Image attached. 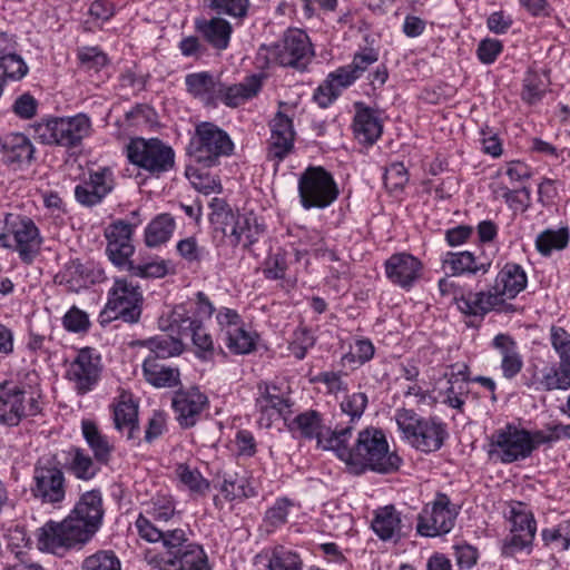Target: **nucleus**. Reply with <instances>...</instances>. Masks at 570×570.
Masks as SVG:
<instances>
[{
    "instance_id": "nucleus-1",
    "label": "nucleus",
    "mask_w": 570,
    "mask_h": 570,
    "mask_svg": "<svg viewBox=\"0 0 570 570\" xmlns=\"http://www.w3.org/2000/svg\"><path fill=\"white\" fill-rule=\"evenodd\" d=\"M102 497L99 490L85 492L60 522L49 520L38 529L39 548L55 554L86 544L101 525Z\"/></svg>"
},
{
    "instance_id": "nucleus-2",
    "label": "nucleus",
    "mask_w": 570,
    "mask_h": 570,
    "mask_svg": "<svg viewBox=\"0 0 570 570\" xmlns=\"http://www.w3.org/2000/svg\"><path fill=\"white\" fill-rule=\"evenodd\" d=\"M353 430V425L343 426L338 435L327 443L335 446L334 452L351 473L360 475L370 470L387 474L399 470L402 460L396 453L390 452L385 434L381 430H362L354 445L350 446Z\"/></svg>"
},
{
    "instance_id": "nucleus-3",
    "label": "nucleus",
    "mask_w": 570,
    "mask_h": 570,
    "mask_svg": "<svg viewBox=\"0 0 570 570\" xmlns=\"http://www.w3.org/2000/svg\"><path fill=\"white\" fill-rule=\"evenodd\" d=\"M527 284L524 269L519 264L507 263L488 291L470 292L456 299V306L462 313L471 316H484L491 311L514 312V306L507 301L515 298Z\"/></svg>"
},
{
    "instance_id": "nucleus-4",
    "label": "nucleus",
    "mask_w": 570,
    "mask_h": 570,
    "mask_svg": "<svg viewBox=\"0 0 570 570\" xmlns=\"http://www.w3.org/2000/svg\"><path fill=\"white\" fill-rule=\"evenodd\" d=\"M313 55L308 36L293 29L285 32L282 40L273 45H262L257 52V61L262 67L279 65L304 69Z\"/></svg>"
},
{
    "instance_id": "nucleus-5",
    "label": "nucleus",
    "mask_w": 570,
    "mask_h": 570,
    "mask_svg": "<svg viewBox=\"0 0 570 570\" xmlns=\"http://www.w3.org/2000/svg\"><path fill=\"white\" fill-rule=\"evenodd\" d=\"M67 479L56 455L38 459L32 473L31 495L43 505L60 508L67 495Z\"/></svg>"
},
{
    "instance_id": "nucleus-6",
    "label": "nucleus",
    "mask_w": 570,
    "mask_h": 570,
    "mask_svg": "<svg viewBox=\"0 0 570 570\" xmlns=\"http://www.w3.org/2000/svg\"><path fill=\"white\" fill-rule=\"evenodd\" d=\"M233 150L234 142L229 135L209 121H203L196 126L188 146L191 159L204 168L216 166L220 157L232 155Z\"/></svg>"
},
{
    "instance_id": "nucleus-7",
    "label": "nucleus",
    "mask_w": 570,
    "mask_h": 570,
    "mask_svg": "<svg viewBox=\"0 0 570 570\" xmlns=\"http://www.w3.org/2000/svg\"><path fill=\"white\" fill-rule=\"evenodd\" d=\"M36 138L46 145L73 148L91 132V120L85 114L72 117L50 118L33 125Z\"/></svg>"
},
{
    "instance_id": "nucleus-8",
    "label": "nucleus",
    "mask_w": 570,
    "mask_h": 570,
    "mask_svg": "<svg viewBox=\"0 0 570 570\" xmlns=\"http://www.w3.org/2000/svg\"><path fill=\"white\" fill-rule=\"evenodd\" d=\"M297 190L299 203L306 210L324 209L338 197L340 190L333 175L322 166H308L299 175Z\"/></svg>"
},
{
    "instance_id": "nucleus-9",
    "label": "nucleus",
    "mask_w": 570,
    "mask_h": 570,
    "mask_svg": "<svg viewBox=\"0 0 570 570\" xmlns=\"http://www.w3.org/2000/svg\"><path fill=\"white\" fill-rule=\"evenodd\" d=\"M40 413L39 396L12 381L0 383V424L18 426L22 420Z\"/></svg>"
},
{
    "instance_id": "nucleus-10",
    "label": "nucleus",
    "mask_w": 570,
    "mask_h": 570,
    "mask_svg": "<svg viewBox=\"0 0 570 570\" xmlns=\"http://www.w3.org/2000/svg\"><path fill=\"white\" fill-rule=\"evenodd\" d=\"M129 161L159 177L175 166L174 149L160 139L135 138L127 146Z\"/></svg>"
},
{
    "instance_id": "nucleus-11",
    "label": "nucleus",
    "mask_w": 570,
    "mask_h": 570,
    "mask_svg": "<svg viewBox=\"0 0 570 570\" xmlns=\"http://www.w3.org/2000/svg\"><path fill=\"white\" fill-rule=\"evenodd\" d=\"M14 240V249L20 259L31 264L39 254L41 237L39 229L32 219L16 214H7L4 218V232L0 234V240L4 246H10L9 238Z\"/></svg>"
},
{
    "instance_id": "nucleus-12",
    "label": "nucleus",
    "mask_w": 570,
    "mask_h": 570,
    "mask_svg": "<svg viewBox=\"0 0 570 570\" xmlns=\"http://www.w3.org/2000/svg\"><path fill=\"white\" fill-rule=\"evenodd\" d=\"M490 445V454L497 455L502 463L524 460L534 451L531 432L511 423L491 435Z\"/></svg>"
},
{
    "instance_id": "nucleus-13",
    "label": "nucleus",
    "mask_w": 570,
    "mask_h": 570,
    "mask_svg": "<svg viewBox=\"0 0 570 570\" xmlns=\"http://www.w3.org/2000/svg\"><path fill=\"white\" fill-rule=\"evenodd\" d=\"M142 294L139 286L127 279H116L109 291L108 302L102 312L108 320L137 323L141 315Z\"/></svg>"
},
{
    "instance_id": "nucleus-14",
    "label": "nucleus",
    "mask_w": 570,
    "mask_h": 570,
    "mask_svg": "<svg viewBox=\"0 0 570 570\" xmlns=\"http://www.w3.org/2000/svg\"><path fill=\"white\" fill-rule=\"evenodd\" d=\"M458 517L455 505L444 493H438L434 501L426 504L417 518L416 531L423 537H436L449 533Z\"/></svg>"
},
{
    "instance_id": "nucleus-15",
    "label": "nucleus",
    "mask_w": 570,
    "mask_h": 570,
    "mask_svg": "<svg viewBox=\"0 0 570 570\" xmlns=\"http://www.w3.org/2000/svg\"><path fill=\"white\" fill-rule=\"evenodd\" d=\"M102 371L101 357L91 347L81 348L66 371V379L78 395H85L98 384Z\"/></svg>"
},
{
    "instance_id": "nucleus-16",
    "label": "nucleus",
    "mask_w": 570,
    "mask_h": 570,
    "mask_svg": "<svg viewBox=\"0 0 570 570\" xmlns=\"http://www.w3.org/2000/svg\"><path fill=\"white\" fill-rule=\"evenodd\" d=\"M170 326L176 327L180 337H190L196 347V356L203 361H210L215 354V345L212 335L207 332L200 320H195L179 308L173 313Z\"/></svg>"
},
{
    "instance_id": "nucleus-17",
    "label": "nucleus",
    "mask_w": 570,
    "mask_h": 570,
    "mask_svg": "<svg viewBox=\"0 0 570 570\" xmlns=\"http://www.w3.org/2000/svg\"><path fill=\"white\" fill-rule=\"evenodd\" d=\"M132 232L134 225L121 219L111 223L105 232L108 240L106 253L112 264L120 268H126L131 262L135 250L131 243Z\"/></svg>"
},
{
    "instance_id": "nucleus-18",
    "label": "nucleus",
    "mask_w": 570,
    "mask_h": 570,
    "mask_svg": "<svg viewBox=\"0 0 570 570\" xmlns=\"http://www.w3.org/2000/svg\"><path fill=\"white\" fill-rule=\"evenodd\" d=\"M288 428L298 431L304 439H315L317 446L327 451L335 450V446H330L327 443H330L331 439L338 435L340 430H343V426L338 424L335 425L333 430L326 428L323 423L322 415L315 410H307L298 414Z\"/></svg>"
},
{
    "instance_id": "nucleus-19",
    "label": "nucleus",
    "mask_w": 570,
    "mask_h": 570,
    "mask_svg": "<svg viewBox=\"0 0 570 570\" xmlns=\"http://www.w3.org/2000/svg\"><path fill=\"white\" fill-rule=\"evenodd\" d=\"M257 390L258 394L255 400L257 411L262 415H267L268 419L277 415L286 420L287 415L292 413L291 407L293 405L289 393L268 382L258 383Z\"/></svg>"
},
{
    "instance_id": "nucleus-20",
    "label": "nucleus",
    "mask_w": 570,
    "mask_h": 570,
    "mask_svg": "<svg viewBox=\"0 0 570 570\" xmlns=\"http://www.w3.org/2000/svg\"><path fill=\"white\" fill-rule=\"evenodd\" d=\"M224 215L226 220H230L232 228L228 234V223L225 222L223 233L232 238V244L234 246L243 244V246L247 248L257 242L259 235L264 232L263 224L258 222V218L253 212L237 214V216H235L230 209H227Z\"/></svg>"
},
{
    "instance_id": "nucleus-21",
    "label": "nucleus",
    "mask_w": 570,
    "mask_h": 570,
    "mask_svg": "<svg viewBox=\"0 0 570 570\" xmlns=\"http://www.w3.org/2000/svg\"><path fill=\"white\" fill-rule=\"evenodd\" d=\"M171 404L179 425L184 429H189L197 423L202 412L208 404V399L197 387H194L187 391H177Z\"/></svg>"
},
{
    "instance_id": "nucleus-22",
    "label": "nucleus",
    "mask_w": 570,
    "mask_h": 570,
    "mask_svg": "<svg viewBox=\"0 0 570 570\" xmlns=\"http://www.w3.org/2000/svg\"><path fill=\"white\" fill-rule=\"evenodd\" d=\"M422 263L411 254H393L385 262L386 277L395 285L409 289L420 278Z\"/></svg>"
},
{
    "instance_id": "nucleus-23",
    "label": "nucleus",
    "mask_w": 570,
    "mask_h": 570,
    "mask_svg": "<svg viewBox=\"0 0 570 570\" xmlns=\"http://www.w3.org/2000/svg\"><path fill=\"white\" fill-rule=\"evenodd\" d=\"M2 160L13 169H22L31 164L35 147L31 140L21 132H10L0 139Z\"/></svg>"
},
{
    "instance_id": "nucleus-24",
    "label": "nucleus",
    "mask_w": 570,
    "mask_h": 570,
    "mask_svg": "<svg viewBox=\"0 0 570 570\" xmlns=\"http://www.w3.org/2000/svg\"><path fill=\"white\" fill-rule=\"evenodd\" d=\"M295 131L293 121L283 112L278 111L271 125V138L268 156L272 159L282 161L294 148Z\"/></svg>"
},
{
    "instance_id": "nucleus-25",
    "label": "nucleus",
    "mask_w": 570,
    "mask_h": 570,
    "mask_svg": "<svg viewBox=\"0 0 570 570\" xmlns=\"http://www.w3.org/2000/svg\"><path fill=\"white\" fill-rule=\"evenodd\" d=\"M358 78L348 65L337 68L327 75L326 79L314 91L313 98L322 108H327L341 95L343 89L348 88Z\"/></svg>"
},
{
    "instance_id": "nucleus-26",
    "label": "nucleus",
    "mask_w": 570,
    "mask_h": 570,
    "mask_svg": "<svg viewBox=\"0 0 570 570\" xmlns=\"http://www.w3.org/2000/svg\"><path fill=\"white\" fill-rule=\"evenodd\" d=\"M446 438V425L434 417H429L419 425L410 443L415 449L430 453L441 449Z\"/></svg>"
},
{
    "instance_id": "nucleus-27",
    "label": "nucleus",
    "mask_w": 570,
    "mask_h": 570,
    "mask_svg": "<svg viewBox=\"0 0 570 570\" xmlns=\"http://www.w3.org/2000/svg\"><path fill=\"white\" fill-rule=\"evenodd\" d=\"M371 528L382 541L396 543L403 537L401 513L394 505H385L375 510Z\"/></svg>"
},
{
    "instance_id": "nucleus-28",
    "label": "nucleus",
    "mask_w": 570,
    "mask_h": 570,
    "mask_svg": "<svg viewBox=\"0 0 570 570\" xmlns=\"http://www.w3.org/2000/svg\"><path fill=\"white\" fill-rule=\"evenodd\" d=\"M160 560L163 570H210L203 548L189 542L177 556Z\"/></svg>"
},
{
    "instance_id": "nucleus-29",
    "label": "nucleus",
    "mask_w": 570,
    "mask_h": 570,
    "mask_svg": "<svg viewBox=\"0 0 570 570\" xmlns=\"http://www.w3.org/2000/svg\"><path fill=\"white\" fill-rule=\"evenodd\" d=\"M195 28L214 49L225 50L228 47L233 27L224 18L197 19Z\"/></svg>"
},
{
    "instance_id": "nucleus-30",
    "label": "nucleus",
    "mask_w": 570,
    "mask_h": 570,
    "mask_svg": "<svg viewBox=\"0 0 570 570\" xmlns=\"http://www.w3.org/2000/svg\"><path fill=\"white\" fill-rule=\"evenodd\" d=\"M354 134L363 142L374 144L382 135L383 126L376 111L363 102H355Z\"/></svg>"
},
{
    "instance_id": "nucleus-31",
    "label": "nucleus",
    "mask_w": 570,
    "mask_h": 570,
    "mask_svg": "<svg viewBox=\"0 0 570 570\" xmlns=\"http://www.w3.org/2000/svg\"><path fill=\"white\" fill-rule=\"evenodd\" d=\"M262 89V77L252 75L245 81L232 86L220 82L217 101L224 102L228 107H237L246 100L255 97Z\"/></svg>"
},
{
    "instance_id": "nucleus-32",
    "label": "nucleus",
    "mask_w": 570,
    "mask_h": 570,
    "mask_svg": "<svg viewBox=\"0 0 570 570\" xmlns=\"http://www.w3.org/2000/svg\"><path fill=\"white\" fill-rule=\"evenodd\" d=\"M185 85L190 95L200 99L206 105L217 104L220 81H218L210 72L202 71L188 73L185 77Z\"/></svg>"
},
{
    "instance_id": "nucleus-33",
    "label": "nucleus",
    "mask_w": 570,
    "mask_h": 570,
    "mask_svg": "<svg viewBox=\"0 0 570 570\" xmlns=\"http://www.w3.org/2000/svg\"><path fill=\"white\" fill-rule=\"evenodd\" d=\"M81 431L83 439L94 453L97 463L107 465L114 452V445L108 438L104 435L98 426L90 420H82Z\"/></svg>"
},
{
    "instance_id": "nucleus-34",
    "label": "nucleus",
    "mask_w": 570,
    "mask_h": 570,
    "mask_svg": "<svg viewBox=\"0 0 570 570\" xmlns=\"http://www.w3.org/2000/svg\"><path fill=\"white\" fill-rule=\"evenodd\" d=\"M68 456L69 459L66 462L65 468L78 480H92L100 471L101 464L97 463L96 460L81 448H70Z\"/></svg>"
},
{
    "instance_id": "nucleus-35",
    "label": "nucleus",
    "mask_w": 570,
    "mask_h": 570,
    "mask_svg": "<svg viewBox=\"0 0 570 570\" xmlns=\"http://www.w3.org/2000/svg\"><path fill=\"white\" fill-rule=\"evenodd\" d=\"M136 344L148 348L149 354L145 358H153L154 362L180 355L184 351L181 340L170 335L154 336Z\"/></svg>"
},
{
    "instance_id": "nucleus-36",
    "label": "nucleus",
    "mask_w": 570,
    "mask_h": 570,
    "mask_svg": "<svg viewBox=\"0 0 570 570\" xmlns=\"http://www.w3.org/2000/svg\"><path fill=\"white\" fill-rule=\"evenodd\" d=\"M145 380L155 387H175L179 384V370L166 366L153 358H145L142 363Z\"/></svg>"
},
{
    "instance_id": "nucleus-37",
    "label": "nucleus",
    "mask_w": 570,
    "mask_h": 570,
    "mask_svg": "<svg viewBox=\"0 0 570 570\" xmlns=\"http://www.w3.org/2000/svg\"><path fill=\"white\" fill-rule=\"evenodd\" d=\"M443 264L450 267L453 275L485 274L491 266V262L489 261L478 263L475 256L468 250L446 253Z\"/></svg>"
},
{
    "instance_id": "nucleus-38",
    "label": "nucleus",
    "mask_w": 570,
    "mask_h": 570,
    "mask_svg": "<svg viewBox=\"0 0 570 570\" xmlns=\"http://www.w3.org/2000/svg\"><path fill=\"white\" fill-rule=\"evenodd\" d=\"M114 422L118 431L127 430L128 440L138 439V406L132 401H121L115 406Z\"/></svg>"
},
{
    "instance_id": "nucleus-39",
    "label": "nucleus",
    "mask_w": 570,
    "mask_h": 570,
    "mask_svg": "<svg viewBox=\"0 0 570 570\" xmlns=\"http://www.w3.org/2000/svg\"><path fill=\"white\" fill-rule=\"evenodd\" d=\"M163 533L164 535L160 541L163 543L164 551L158 552L150 560V563L158 570H163L160 560L163 561V558L166 559L165 556H177L185 546L189 543L186 532L183 529L164 530Z\"/></svg>"
},
{
    "instance_id": "nucleus-40",
    "label": "nucleus",
    "mask_w": 570,
    "mask_h": 570,
    "mask_svg": "<svg viewBox=\"0 0 570 570\" xmlns=\"http://www.w3.org/2000/svg\"><path fill=\"white\" fill-rule=\"evenodd\" d=\"M175 228L174 218L161 214L151 220L145 230V242L148 247H156L166 243Z\"/></svg>"
},
{
    "instance_id": "nucleus-41",
    "label": "nucleus",
    "mask_w": 570,
    "mask_h": 570,
    "mask_svg": "<svg viewBox=\"0 0 570 570\" xmlns=\"http://www.w3.org/2000/svg\"><path fill=\"white\" fill-rule=\"evenodd\" d=\"M535 390L552 391L570 387V373L561 364L559 366L544 367L541 376L534 381Z\"/></svg>"
},
{
    "instance_id": "nucleus-42",
    "label": "nucleus",
    "mask_w": 570,
    "mask_h": 570,
    "mask_svg": "<svg viewBox=\"0 0 570 570\" xmlns=\"http://www.w3.org/2000/svg\"><path fill=\"white\" fill-rule=\"evenodd\" d=\"M29 67L20 55L6 51L0 57V79L6 85L8 81H20L27 76Z\"/></svg>"
},
{
    "instance_id": "nucleus-43",
    "label": "nucleus",
    "mask_w": 570,
    "mask_h": 570,
    "mask_svg": "<svg viewBox=\"0 0 570 570\" xmlns=\"http://www.w3.org/2000/svg\"><path fill=\"white\" fill-rule=\"evenodd\" d=\"M294 507V503L288 498H278L272 507H269L263 519V525L267 532H274L287 523L289 510Z\"/></svg>"
},
{
    "instance_id": "nucleus-44",
    "label": "nucleus",
    "mask_w": 570,
    "mask_h": 570,
    "mask_svg": "<svg viewBox=\"0 0 570 570\" xmlns=\"http://www.w3.org/2000/svg\"><path fill=\"white\" fill-rule=\"evenodd\" d=\"M509 520L511 522V532L527 537L531 535L534 539L537 531L535 519L530 511L525 510L521 502L511 508Z\"/></svg>"
},
{
    "instance_id": "nucleus-45",
    "label": "nucleus",
    "mask_w": 570,
    "mask_h": 570,
    "mask_svg": "<svg viewBox=\"0 0 570 570\" xmlns=\"http://www.w3.org/2000/svg\"><path fill=\"white\" fill-rule=\"evenodd\" d=\"M569 243V233L561 228L558 230L547 229L540 233L535 239V247L543 256H549L552 250H561Z\"/></svg>"
},
{
    "instance_id": "nucleus-46",
    "label": "nucleus",
    "mask_w": 570,
    "mask_h": 570,
    "mask_svg": "<svg viewBox=\"0 0 570 570\" xmlns=\"http://www.w3.org/2000/svg\"><path fill=\"white\" fill-rule=\"evenodd\" d=\"M205 6L219 17L243 20L248 14L249 0H204Z\"/></svg>"
},
{
    "instance_id": "nucleus-47",
    "label": "nucleus",
    "mask_w": 570,
    "mask_h": 570,
    "mask_svg": "<svg viewBox=\"0 0 570 570\" xmlns=\"http://www.w3.org/2000/svg\"><path fill=\"white\" fill-rule=\"evenodd\" d=\"M91 188L96 189L91 197L94 200H102L115 187L114 171L109 167H101L98 170L90 171L87 180Z\"/></svg>"
},
{
    "instance_id": "nucleus-48",
    "label": "nucleus",
    "mask_w": 570,
    "mask_h": 570,
    "mask_svg": "<svg viewBox=\"0 0 570 570\" xmlns=\"http://www.w3.org/2000/svg\"><path fill=\"white\" fill-rule=\"evenodd\" d=\"M226 345L235 354H247L255 347V342L249 333L240 325L225 331Z\"/></svg>"
},
{
    "instance_id": "nucleus-49",
    "label": "nucleus",
    "mask_w": 570,
    "mask_h": 570,
    "mask_svg": "<svg viewBox=\"0 0 570 570\" xmlns=\"http://www.w3.org/2000/svg\"><path fill=\"white\" fill-rule=\"evenodd\" d=\"M268 570H302V561L297 553L277 547L272 551Z\"/></svg>"
},
{
    "instance_id": "nucleus-50",
    "label": "nucleus",
    "mask_w": 570,
    "mask_h": 570,
    "mask_svg": "<svg viewBox=\"0 0 570 570\" xmlns=\"http://www.w3.org/2000/svg\"><path fill=\"white\" fill-rule=\"evenodd\" d=\"M550 341L560 357V364L570 373V333L563 327L552 326Z\"/></svg>"
},
{
    "instance_id": "nucleus-51",
    "label": "nucleus",
    "mask_w": 570,
    "mask_h": 570,
    "mask_svg": "<svg viewBox=\"0 0 570 570\" xmlns=\"http://www.w3.org/2000/svg\"><path fill=\"white\" fill-rule=\"evenodd\" d=\"M81 570H121V566L112 551H98L83 560Z\"/></svg>"
},
{
    "instance_id": "nucleus-52",
    "label": "nucleus",
    "mask_w": 570,
    "mask_h": 570,
    "mask_svg": "<svg viewBox=\"0 0 570 570\" xmlns=\"http://www.w3.org/2000/svg\"><path fill=\"white\" fill-rule=\"evenodd\" d=\"M367 395L363 392H356L351 395H347L341 402L340 406L342 412L350 417L347 425L354 426V422L361 419L367 406Z\"/></svg>"
},
{
    "instance_id": "nucleus-53",
    "label": "nucleus",
    "mask_w": 570,
    "mask_h": 570,
    "mask_svg": "<svg viewBox=\"0 0 570 570\" xmlns=\"http://www.w3.org/2000/svg\"><path fill=\"white\" fill-rule=\"evenodd\" d=\"M62 325L66 331L71 333H86L91 323L88 314L78 308L77 306H72L62 317Z\"/></svg>"
},
{
    "instance_id": "nucleus-54",
    "label": "nucleus",
    "mask_w": 570,
    "mask_h": 570,
    "mask_svg": "<svg viewBox=\"0 0 570 570\" xmlns=\"http://www.w3.org/2000/svg\"><path fill=\"white\" fill-rule=\"evenodd\" d=\"M176 472L180 482L188 487L190 491L196 493H205V491L208 490L209 483L202 476L198 471L191 470L185 464H179Z\"/></svg>"
},
{
    "instance_id": "nucleus-55",
    "label": "nucleus",
    "mask_w": 570,
    "mask_h": 570,
    "mask_svg": "<svg viewBox=\"0 0 570 570\" xmlns=\"http://www.w3.org/2000/svg\"><path fill=\"white\" fill-rule=\"evenodd\" d=\"M131 275L138 277H163L167 274V266L164 262H148L144 264H135L132 261L125 268Z\"/></svg>"
},
{
    "instance_id": "nucleus-56",
    "label": "nucleus",
    "mask_w": 570,
    "mask_h": 570,
    "mask_svg": "<svg viewBox=\"0 0 570 570\" xmlns=\"http://www.w3.org/2000/svg\"><path fill=\"white\" fill-rule=\"evenodd\" d=\"M395 420L399 429L410 441L424 419L420 417L413 410L400 409L395 413Z\"/></svg>"
},
{
    "instance_id": "nucleus-57",
    "label": "nucleus",
    "mask_w": 570,
    "mask_h": 570,
    "mask_svg": "<svg viewBox=\"0 0 570 570\" xmlns=\"http://www.w3.org/2000/svg\"><path fill=\"white\" fill-rule=\"evenodd\" d=\"M186 176L189 178L193 186L205 195L220 190V184L207 174L203 175L198 168L188 166L186 169Z\"/></svg>"
},
{
    "instance_id": "nucleus-58",
    "label": "nucleus",
    "mask_w": 570,
    "mask_h": 570,
    "mask_svg": "<svg viewBox=\"0 0 570 570\" xmlns=\"http://www.w3.org/2000/svg\"><path fill=\"white\" fill-rule=\"evenodd\" d=\"M220 491L227 500L247 498L253 490L246 485L244 478H225L220 484Z\"/></svg>"
},
{
    "instance_id": "nucleus-59",
    "label": "nucleus",
    "mask_w": 570,
    "mask_h": 570,
    "mask_svg": "<svg viewBox=\"0 0 570 570\" xmlns=\"http://www.w3.org/2000/svg\"><path fill=\"white\" fill-rule=\"evenodd\" d=\"M546 92L541 77L534 72L528 73L523 83L522 98L529 104L539 101Z\"/></svg>"
},
{
    "instance_id": "nucleus-60",
    "label": "nucleus",
    "mask_w": 570,
    "mask_h": 570,
    "mask_svg": "<svg viewBox=\"0 0 570 570\" xmlns=\"http://www.w3.org/2000/svg\"><path fill=\"white\" fill-rule=\"evenodd\" d=\"M78 59L87 69L99 70L107 65V56L98 47H83L78 50Z\"/></svg>"
},
{
    "instance_id": "nucleus-61",
    "label": "nucleus",
    "mask_w": 570,
    "mask_h": 570,
    "mask_svg": "<svg viewBox=\"0 0 570 570\" xmlns=\"http://www.w3.org/2000/svg\"><path fill=\"white\" fill-rule=\"evenodd\" d=\"M503 45L498 39L485 38L480 41L476 55L479 60L484 65L493 63L498 56L502 52Z\"/></svg>"
},
{
    "instance_id": "nucleus-62",
    "label": "nucleus",
    "mask_w": 570,
    "mask_h": 570,
    "mask_svg": "<svg viewBox=\"0 0 570 570\" xmlns=\"http://www.w3.org/2000/svg\"><path fill=\"white\" fill-rule=\"evenodd\" d=\"M377 60L379 52L373 48H365L354 55L348 66L356 77L360 78Z\"/></svg>"
},
{
    "instance_id": "nucleus-63",
    "label": "nucleus",
    "mask_w": 570,
    "mask_h": 570,
    "mask_svg": "<svg viewBox=\"0 0 570 570\" xmlns=\"http://www.w3.org/2000/svg\"><path fill=\"white\" fill-rule=\"evenodd\" d=\"M504 202L513 212H524L531 205V190L525 185L513 187Z\"/></svg>"
},
{
    "instance_id": "nucleus-64",
    "label": "nucleus",
    "mask_w": 570,
    "mask_h": 570,
    "mask_svg": "<svg viewBox=\"0 0 570 570\" xmlns=\"http://www.w3.org/2000/svg\"><path fill=\"white\" fill-rule=\"evenodd\" d=\"M374 355V346L370 340H357L353 351L343 356L344 362L364 364Z\"/></svg>"
}]
</instances>
